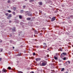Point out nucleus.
Listing matches in <instances>:
<instances>
[{
  "instance_id": "nucleus-1",
  "label": "nucleus",
  "mask_w": 73,
  "mask_h": 73,
  "mask_svg": "<svg viewBox=\"0 0 73 73\" xmlns=\"http://www.w3.org/2000/svg\"><path fill=\"white\" fill-rule=\"evenodd\" d=\"M47 62L45 61H42L40 62V66H45L46 65Z\"/></svg>"
},
{
  "instance_id": "nucleus-2",
  "label": "nucleus",
  "mask_w": 73,
  "mask_h": 73,
  "mask_svg": "<svg viewBox=\"0 0 73 73\" xmlns=\"http://www.w3.org/2000/svg\"><path fill=\"white\" fill-rule=\"evenodd\" d=\"M55 20H56V18H55V17H54L51 19V21H54Z\"/></svg>"
},
{
  "instance_id": "nucleus-3",
  "label": "nucleus",
  "mask_w": 73,
  "mask_h": 73,
  "mask_svg": "<svg viewBox=\"0 0 73 73\" xmlns=\"http://www.w3.org/2000/svg\"><path fill=\"white\" fill-rule=\"evenodd\" d=\"M66 53L65 52H63L61 54L60 56H63V55H66Z\"/></svg>"
},
{
  "instance_id": "nucleus-4",
  "label": "nucleus",
  "mask_w": 73,
  "mask_h": 73,
  "mask_svg": "<svg viewBox=\"0 0 73 73\" xmlns=\"http://www.w3.org/2000/svg\"><path fill=\"white\" fill-rule=\"evenodd\" d=\"M41 60V59L40 58H38L36 59V61H40Z\"/></svg>"
},
{
  "instance_id": "nucleus-5",
  "label": "nucleus",
  "mask_w": 73,
  "mask_h": 73,
  "mask_svg": "<svg viewBox=\"0 0 73 73\" xmlns=\"http://www.w3.org/2000/svg\"><path fill=\"white\" fill-rule=\"evenodd\" d=\"M38 3L41 6L42 5V2H39Z\"/></svg>"
},
{
  "instance_id": "nucleus-6",
  "label": "nucleus",
  "mask_w": 73,
  "mask_h": 73,
  "mask_svg": "<svg viewBox=\"0 0 73 73\" xmlns=\"http://www.w3.org/2000/svg\"><path fill=\"white\" fill-rule=\"evenodd\" d=\"M66 63H67V65H68H68H69V64L70 63V61H68L66 62Z\"/></svg>"
},
{
  "instance_id": "nucleus-7",
  "label": "nucleus",
  "mask_w": 73,
  "mask_h": 73,
  "mask_svg": "<svg viewBox=\"0 0 73 73\" xmlns=\"http://www.w3.org/2000/svg\"><path fill=\"white\" fill-rule=\"evenodd\" d=\"M54 58L55 59V60H57V59L58 58H57V57H56V56H54Z\"/></svg>"
},
{
  "instance_id": "nucleus-8",
  "label": "nucleus",
  "mask_w": 73,
  "mask_h": 73,
  "mask_svg": "<svg viewBox=\"0 0 73 73\" xmlns=\"http://www.w3.org/2000/svg\"><path fill=\"white\" fill-rule=\"evenodd\" d=\"M19 17L20 19H22V16L21 15H19Z\"/></svg>"
},
{
  "instance_id": "nucleus-9",
  "label": "nucleus",
  "mask_w": 73,
  "mask_h": 73,
  "mask_svg": "<svg viewBox=\"0 0 73 73\" xmlns=\"http://www.w3.org/2000/svg\"><path fill=\"white\" fill-rule=\"evenodd\" d=\"M2 71H3V72H6V70H5V69H3L2 70Z\"/></svg>"
},
{
  "instance_id": "nucleus-10",
  "label": "nucleus",
  "mask_w": 73,
  "mask_h": 73,
  "mask_svg": "<svg viewBox=\"0 0 73 73\" xmlns=\"http://www.w3.org/2000/svg\"><path fill=\"white\" fill-rule=\"evenodd\" d=\"M20 12H21V13H23V12H24V10H21L20 11Z\"/></svg>"
},
{
  "instance_id": "nucleus-11",
  "label": "nucleus",
  "mask_w": 73,
  "mask_h": 73,
  "mask_svg": "<svg viewBox=\"0 0 73 73\" xmlns=\"http://www.w3.org/2000/svg\"><path fill=\"white\" fill-rule=\"evenodd\" d=\"M12 31L13 32H16V30L15 29V28H14V29H12Z\"/></svg>"
},
{
  "instance_id": "nucleus-12",
  "label": "nucleus",
  "mask_w": 73,
  "mask_h": 73,
  "mask_svg": "<svg viewBox=\"0 0 73 73\" xmlns=\"http://www.w3.org/2000/svg\"><path fill=\"white\" fill-rule=\"evenodd\" d=\"M13 9L14 10V11H16V7H13Z\"/></svg>"
},
{
  "instance_id": "nucleus-13",
  "label": "nucleus",
  "mask_w": 73,
  "mask_h": 73,
  "mask_svg": "<svg viewBox=\"0 0 73 73\" xmlns=\"http://www.w3.org/2000/svg\"><path fill=\"white\" fill-rule=\"evenodd\" d=\"M35 34H38V31H37L36 30H35Z\"/></svg>"
},
{
  "instance_id": "nucleus-14",
  "label": "nucleus",
  "mask_w": 73,
  "mask_h": 73,
  "mask_svg": "<svg viewBox=\"0 0 73 73\" xmlns=\"http://www.w3.org/2000/svg\"><path fill=\"white\" fill-rule=\"evenodd\" d=\"M68 58L64 57L63 58V60H67Z\"/></svg>"
},
{
  "instance_id": "nucleus-15",
  "label": "nucleus",
  "mask_w": 73,
  "mask_h": 73,
  "mask_svg": "<svg viewBox=\"0 0 73 73\" xmlns=\"http://www.w3.org/2000/svg\"><path fill=\"white\" fill-rule=\"evenodd\" d=\"M27 20L29 21L31 20V18H27Z\"/></svg>"
},
{
  "instance_id": "nucleus-16",
  "label": "nucleus",
  "mask_w": 73,
  "mask_h": 73,
  "mask_svg": "<svg viewBox=\"0 0 73 73\" xmlns=\"http://www.w3.org/2000/svg\"><path fill=\"white\" fill-rule=\"evenodd\" d=\"M33 1H34V0H29V2L30 3H32Z\"/></svg>"
},
{
  "instance_id": "nucleus-17",
  "label": "nucleus",
  "mask_w": 73,
  "mask_h": 73,
  "mask_svg": "<svg viewBox=\"0 0 73 73\" xmlns=\"http://www.w3.org/2000/svg\"><path fill=\"white\" fill-rule=\"evenodd\" d=\"M43 44L44 45H45V48H46V43H44Z\"/></svg>"
},
{
  "instance_id": "nucleus-18",
  "label": "nucleus",
  "mask_w": 73,
  "mask_h": 73,
  "mask_svg": "<svg viewBox=\"0 0 73 73\" xmlns=\"http://www.w3.org/2000/svg\"><path fill=\"white\" fill-rule=\"evenodd\" d=\"M28 16H32V14L31 13H29L28 14Z\"/></svg>"
},
{
  "instance_id": "nucleus-19",
  "label": "nucleus",
  "mask_w": 73,
  "mask_h": 73,
  "mask_svg": "<svg viewBox=\"0 0 73 73\" xmlns=\"http://www.w3.org/2000/svg\"><path fill=\"white\" fill-rule=\"evenodd\" d=\"M64 69H65L64 68H62V69L61 70V71H64Z\"/></svg>"
},
{
  "instance_id": "nucleus-20",
  "label": "nucleus",
  "mask_w": 73,
  "mask_h": 73,
  "mask_svg": "<svg viewBox=\"0 0 73 73\" xmlns=\"http://www.w3.org/2000/svg\"><path fill=\"white\" fill-rule=\"evenodd\" d=\"M17 56H21V54H19L17 55Z\"/></svg>"
},
{
  "instance_id": "nucleus-21",
  "label": "nucleus",
  "mask_w": 73,
  "mask_h": 73,
  "mask_svg": "<svg viewBox=\"0 0 73 73\" xmlns=\"http://www.w3.org/2000/svg\"><path fill=\"white\" fill-rule=\"evenodd\" d=\"M12 13L14 15H16V13H15V12H13Z\"/></svg>"
},
{
  "instance_id": "nucleus-22",
  "label": "nucleus",
  "mask_w": 73,
  "mask_h": 73,
  "mask_svg": "<svg viewBox=\"0 0 73 73\" xmlns=\"http://www.w3.org/2000/svg\"><path fill=\"white\" fill-rule=\"evenodd\" d=\"M25 7H26V6H23V9H24V8H25Z\"/></svg>"
},
{
  "instance_id": "nucleus-23",
  "label": "nucleus",
  "mask_w": 73,
  "mask_h": 73,
  "mask_svg": "<svg viewBox=\"0 0 73 73\" xmlns=\"http://www.w3.org/2000/svg\"><path fill=\"white\" fill-rule=\"evenodd\" d=\"M12 16V14H10L9 15V17H11Z\"/></svg>"
},
{
  "instance_id": "nucleus-24",
  "label": "nucleus",
  "mask_w": 73,
  "mask_h": 73,
  "mask_svg": "<svg viewBox=\"0 0 73 73\" xmlns=\"http://www.w3.org/2000/svg\"><path fill=\"white\" fill-rule=\"evenodd\" d=\"M0 52H1L3 51V49H0Z\"/></svg>"
},
{
  "instance_id": "nucleus-25",
  "label": "nucleus",
  "mask_w": 73,
  "mask_h": 73,
  "mask_svg": "<svg viewBox=\"0 0 73 73\" xmlns=\"http://www.w3.org/2000/svg\"><path fill=\"white\" fill-rule=\"evenodd\" d=\"M8 13H6L5 14V15H6V16H8Z\"/></svg>"
},
{
  "instance_id": "nucleus-26",
  "label": "nucleus",
  "mask_w": 73,
  "mask_h": 73,
  "mask_svg": "<svg viewBox=\"0 0 73 73\" xmlns=\"http://www.w3.org/2000/svg\"><path fill=\"white\" fill-rule=\"evenodd\" d=\"M70 18H73V16L71 15V16H70Z\"/></svg>"
},
{
  "instance_id": "nucleus-27",
  "label": "nucleus",
  "mask_w": 73,
  "mask_h": 73,
  "mask_svg": "<svg viewBox=\"0 0 73 73\" xmlns=\"http://www.w3.org/2000/svg\"><path fill=\"white\" fill-rule=\"evenodd\" d=\"M35 54H36L34 52L33 54V56H35Z\"/></svg>"
},
{
  "instance_id": "nucleus-28",
  "label": "nucleus",
  "mask_w": 73,
  "mask_h": 73,
  "mask_svg": "<svg viewBox=\"0 0 73 73\" xmlns=\"http://www.w3.org/2000/svg\"><path fill=\"white\" fill-rule=\"evenodd\" d=\"M11 69V70H13V69L12 68H11V67H9V70H10Z\"/></svg>"
},
{
  "instance_id": "nucleus-29",
  "label": "nucleus",
  "mask_w": 73,
  "mask_h": 73,
  "mask_svg": "<svg viewBox=\"0 0 73 73\" xmlns=\"http://www.w3.org/2000/svg\"><path fill=\"white\" fill-rule=\"evenodd\" d=\"M7 18V19H9V16Z\"/></svg>"
},
{
  "instance_id": "nucleus-30",
  "label": "nucleus",
  "mask_w": 73,
  "mask_h": 73,
  "mask_svg": "<svg viewBox=\"0 0 73 73\" xmlns=\"http://www.w3.org/2000/svg\"><path fill=\"white\" fill-rule=\"evenodd\" d=\"M59 62H61V60H59Z\"/></svg>"
},
{
  "instance_id": "nucleus-31",
  "label": "nucleus",
  "mask_w": 73,
  "mask_h": 73,
  "mask_svg": "<svg viewBox=\"0 0 73 73\" xmlns=\"http://www.w3.org/2000/svg\"><path fill=\"white\" fill-rule=\"evenodd\" d=\"M47 56L48 57H49V56L48 55H47Z\"/></svg>"
},
{
  "instance_id": "nucleus-32",
  "label": "nucleus",
  "mask_w": 73,
  "mask_h": 73,
  "mask_svg": "<svg viewBox=\"0 0 73 73\" xmlns=\"http://www.w3.org/2000/svg\"><path fill=\"white\" fill-rule=\"evenodd\" d=\"M10 42H12V40H10Z\"/></svg>"
},
{
  "instance_id": "nucleus-33",
  "label": "nucleus",
  "mask_w": 73,
  "mask_h": 73,
  "mask_svg": "<svg viewBox=\"0 0 73 73\" xmlns=\"http://www.w3.org/2000/svg\"><path fill=\"white\" fill-rule=\"evenodd\" d=\"M1 60H2V59L1 58H0V61H1Z\"/></svg>"
},
{
  "instance_id": "nucleus-34",
  "label": "nucleus",
  "mask_w": 73,
  "mask_h": 73,
  "mask_svg": "<svg viewBox=\"0 0 73 73\" xmlns=\"http://www.w3.org/2000/svg\"><path fill=\"white\" fill-rule=\"evenodd\" d=\"M8 3H9V1H8Z\"/></svg>"
},
{
  "instance_id": "nucleus-35",
  "label": "nucleus",
  "mask_w": 73,
  "mask_h": 73,
  "mask_svg": "<svg viewBox=\"0 0 73 73\" xmlns=\"http://www.w3.org/2000/svg\"><path fill=\"white\" fill-rule=\"evenodd\" d=\"M2 42V40H1V41H0V42Z\"/></svg>"
},
{
  "instance_id": "nucleus-36",
  "label": "nucleus",
  "mask_w": 73,
  "mask_h": 73,
  "mask_svg": "<svg viewBox=\"0 0 73 73\" xmlns=\"http://www.w3.org/2000/svg\"><path fill=\"white\" fill-rule=\"evenodd\" d=\"M11 11L9 10V13H11Z\"/></svg>"
},
{
  "instance_id": "nucleus-37",
  "label": "nucleus",
  "mask_w": 73,
  "mask_h": 73,
  "mask_svg": "<svg viewBox=\"0 0 73 73\" xmlns=\"http://www.w3.org/2000/svg\"><path fill=\"white\" fill-rule=\"evenodd\" d=\"M8 69H9V67H8Z\"/></svg>"
},
{
  "instance_id": "nucleus-38",
  "label": "nucleus",
  "mask_w": 73,
  "mask_h": 73,
  "mask_svg": "<svg viewBox=\"0 0 73 73\" xmlns=\"http://www.w3.org/2000/svg\"><path fill=\"white\" fill-rule=\"evenodd\" d=\"M8 12H9V10H8Z\"/></svg>"
},
{
  "instance_id": "nucleus-39",
  "label": "nucleus",
  "mask_w": 73,
  "mask_h": 73,
  "mask_svg": "<svg viewBox=\"0 0 73 73\" xmlns=\"http://www.w3.org/2000/svg\"><path fill=\"white\" fill-rule=\"evenodd\" d=\"M13 49H15V47H13Z\"/></svg>"
},
{
  "instance_id": "nucleus-40",
  "label": "nucleus",
  "mask_w": 73,
  "mask_h": 73,
  "mask_svg": "<svg viewBox=\"0 0 73 73\" xmlns=\"http://www.w3.org/2000/svg\"><path fill=\"white\" fill-rule=\"evenodd\" d=\"M31 73H34V72H31Z\"/></svg>"
},
{
  "instance_id": "nucleus-41",
  "label": "nucleus",
  "mask_w": 73,
  "mask_h": 73,
  "mask_svg": "<svg viewBox=\"0 0 73 73\" xmlns=\"http://www.w3.org/2000/svg\"><path fill=\"white\" fill-rule=\"evenodd\" d=\"M10 36H12V35H10Z\"/></svg>"
},
{
  "instance_id": "nucleus-42",
  "label": "nucleus",
  "mask_w": 73,
  "mask_h": 73,
  "mask_svg": "<svg viewBox=\"0 0 73 73\" xmlns=\"http://www.w3.org/2000/svg\"><path fill=\"white\" fill-rule=\"evenodd\" d=\"M11 21H9V23H11Z\"/></svg>"
},
{
  "instance_id": "nucleus-43",
  "label": "nucleus",
  "mask_w": 73,
  "mask_h": 73,
  "mask_svg": "<svg viewBox=\"0 0 73 73\" xmlns=\"http://www.w3.org/2000/svg\"><path fill=\"white\" fill-rule=\"evenodd\" d=\"M48 50H49V49H47Z\"/></svg>"
},
{
  "instance_id": "nucleus-44",
  "label": "nucleus",
  "mask_w": 73,
  "mask_h": 73,
  "mask_svg": "<svg viewBox=\"0 0 73 73\" xmlns=\"http://www.w3.org/2000/svg\"><path fill=\"white\" fill-rule=\"evenodd\" d=\"M65 73H68V72H66Z\"/></svg>"
},
{
  "instance_id": "nucleus-45",
  "label": "nucleus",
  "mask_w": 73,
  "mask_h": 73,
  "mask_svg": "<svg viewBox=\"0 0 73 73\" xmlns=\"http://www.w3.org/2000/svg\"><path fill=\"white\" fill-rule=\"evenodd\" d=\"M0 73H1V71H0Z\"/></svg>"
},
{
  "instance_id": "nucleus-46",
  "label": "nucleus",
  "mask_w": 73,
  "mask_h": 73,
  "mask_svg": "<svg viewBox=\"0 0 73 73\" xmlns=\"http://www.w3.org/2000/svg\"><path fill=\"white\" fill-rule=\"evenodd\" d=\"M25 0V1H27V0Z\"/></svg>"
},
{
  "instance_id": "nucleus-47",
  "label": "nucleus",
  "mask_w": 73,
  "mask_h": 73,
  "mask_svg": "<svg viewBox=\"0 0 73 73\" xmlns=\"http://www.w3.org/2000/svg\"><path fill=\"white\" fill-rule=\"evenodd\" d=\"M21 23H22V24H23V22H22Z\"/></svg>"
},
{
  "instance_id": "nucleus-48",
  "label": "nucleus",
  "mask_w": 73,
  "mask_h": 73,
  "mask_svg": "<svg viewBox=\"0 0 73 73\" xmlns=\"http://www.w3.org/2000/svg\"><path fill=\"white\" fill-rule=\"evenodd\" d=\"M34 36H35V35H34Z\"/></svg>"
},
{
  "instance_id": "nucleus-49",
  "label": "nucleus",
  "mask_w": 73,
  "mask_h": 73,
  "mask_svg": "<svg viewBox=\"0 0 73 73\" xmlns=\"http://www.w3.org/2000/svg\"><path fill=\"white\" fill-rule=\"evenodd\" d=\"M51 73H53L52 72H51Z\"/></svg>"
}]
</instances>
